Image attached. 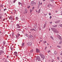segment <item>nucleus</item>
<instances>
[{
  "label": "nucleus",
  "instance_id": "obj_1",
  "mask_svg": "<svg viewBox=\"0 0 62 62\" xmlns=\"http://www.w3.org/2000/svg\"><path fill=\"white\" fill-rule=\"evenodd\" d=\"M51 29L53 31H54V32L55 33H59L58 31L55 28H51Z\"/></svg>",
  "mask_w": 62,
  "mask_h": 62
},
{
  "label": "nucleus",
  "instance_id": "obj_2",
  "mask_svg": "<svg viewBox=\"0 0 62 62\" xmlns=\"http://www.w3.org/2000/svg\"><path fill=\"white\" fill-rule=\"evenodd\" d=\"M40 55L42 58H45V56L42 53H40Z\"/></svg>",
  "mask_w": 62,
  "mask_h": 62
},
{
  "label": "nucleus",
  "instance_id": "obj_3",
  "mask_svg": "<svg viewBox=\"0 0 62 62\" xmlns=\"http://www.w3.org/2000/svg\"><path fill=\"white\" fill-rule=\"evenodd\" d=\"M36 59L38 60L39 61H40V58L39 56H37L36 57Z\"/></svg>",
  "mask_w": 62,
  "mask_h": 62
},
{
  "label": "nucleus",
  "instance_id": "obj_4",
  "mask_svg": "<svg viewBox=\"0 0 62 62\" xmlns=\"http://www.w3.org/2000/svg\"><path fill=\"white\" fill-rule=\"evenodd\" d=\"M4 53V51L3 50H1L0 51V55H2L3 53Z\"/></svg>",
  "mask_w": 62,
  "mask_h": 62
},
{
  "label": "nucleus",
  "instance_id": "obj_5",
  "mask_svg": "<svg viewBox=\"0 0 62 62\" xmlns=\"http://www.w3.org/2000/svg\"><path fill=\"white\" fill-rule=\"evenodd\" d=\"M36 52L37 53H39L40 52V50H39V49L36 48Z\"/></svg>",
  "mask_w": 62,
  "mask_h": 62
},
{
  "label": "nucleus",
  "instance_id": "obj_6",
  "mask_svg": "<svg viewBox=\"0 0 62 62\" xmlns=\"http://www.w3.org/2000/svg\"><path fill=\"white\" fill-rule=\"evenodd\" d=\"M27 44L28 45L30 46V45H32V43L31 42H29L27 43Z\"/></svg>",
  "mask_w": 62,
  "mask_h": 62
},
{
  "label": "nucleus",
  "instance_id": "obj_7",
  "mask_svg": "<svg viewBox=\"0 0 62 62\" xmlns=\"http://www.w3.org/2000/svg\"><path fill=\"white\" fill-rule=\"evenodd\" d=\"M34 2L33 1H31V6H33V4H34Z\"/></svg>",
  "mask_w": 62,
  "mask_h": 62
},
{
  "label": "nucleus",
  "instance_id": "obj_8",
  "mask_svg": "<svg viewBox=\"0 0 62 62\" xmlns=\"http://www.w3.org/2000/svg\"><path fill=\"white\" fill-rule=\"evenodd\" d=\"M14 54H15V55L16 56H17V53L16 52H15L14 53Z\"/></svg>",
  "mask_w": 62,
  "mask_h": 62
},
{
  "label": "nucleus",
  "instance_id": "obj_9",
  "mask_svg": "<svg viewBox=\"0 0 62 62\" xmlns=\"http://www.w3.org/2000/svg\"><path fill=\"white\" fill-rule=\"evenodd\" d=\"M46 24H45L44 25V27H43L44 29L45 27H46Z\"/></svg>",
  "mask_w": 62,
  "mask_h": 62
},
{
  "label": "nucleus",
  "instance_id": "obj_10",
  "mask_svg": "<svg viewBox=\"0 0 62 62\" xmlns=\"http://www.w3.org/2000/svg\"><path fill=\"white\" fill-rule=\"evenodd\" d=\"M24 43H22V45H21V47H22V46L23 47H24Z\"/></svg>",
  "mask_w": 62,
  "mask_h": 62
},
{
  "label": "nucleus",
  "instance_id": "obj_11",
  "mask_svg": "<svg viewBox=\"0 0 62 62\" xmlns=\"http://www.w3.org/2000/svg\"><path fill=\"white\" fill-rule=\"evenodd\" d=\"M43 42L45 44L46 43V42H47L46 41H43Z\"/></svg>",
  "mask_w": 62,
  "mask_h": 62
},
{
  "label": "nucleus",
  "instance_id": "obj_12",
  "mask_svg": "<svg viewBox=\"0 0 62 62\" xmlns=\"http://www.w3.org/2000/svg\"><path fill=\"white\" fill-rule=\"evenodd\" d=\"M54 54H57V52L56 51H55L54 52Z\"/></svg>",
  "mask_w": 62,
  "mask_h": 62
},
{
  "label": "nucleus",
  "instance_id": "obj_13",
  "mask_svg": "<svg viewBox=\"0 0 62 62\" xmlns=\"http://www.w3.org/2000/svg\"><path fill=\"white\" fill-rule=\"evenodd\" d=\"M53 27H57V25H55V26H53Z\"/></svg>",
  "mask_w": 62,
  "mask_h": 62
},
{
  "label": "nucleus",
  "instance_id": "obj_14",
  "mask_svg": "<svg viewBox=\"0 0 62 62\" xmlns=\"http://www.w3.org/2000/svg\"><path fill=\"white\" fill-rule=\"evenodd\" d=\"M62 43V41H61L60 42H59V44H61V43Z\"/></svg>",
  "mask_w": 62,
  "mask_h": 62
},
{
  "label": "nucleus",
  "instance_id": "obj_15",
  "mask_svg": "<svg viewBox=\"0 0 62 62\" xmlns=\"http://www.w3.org/2000/svg\"><path fill=\"white\" fill-rule=\"evenodd\" d=\"M50 52H51V50H48L47 51V53H50Z\"/></svg>",
  "mask_w": 62,
  "mask_h": 62
},
{
  "label": "nucleus",
  "instance_id": "obj_16",
  "mask_svg": "<svg viewBox=\"0 0 62 62\" xmlns=\"http://www.w3.org/2000/svg\"><path fill=\"white\" fill-rule=\"evenodd\" d=\"M17 35L18 36H20V34H19V33H18Z\"/></svg>",
  "mask_w": 62,
  "mask_h": 62
},
{
  "label": "nucleus",
  "instance_id": "obj_17",
  "mask_svg": "<svg viewBox=\"0 0 62 62\" xmlns=\"http://www.w3.org/2000/svg\"><path fill=\"white\" fill-rule=\"evenodd\" d=\"M31 53H32V52H33V49L31 50Z\"/></svg>",
  "mask_w": 62,
  "mask_h": 62
},
{
  "label": "nucleus",
  "instance_id": "obj_18",
  "mask_svg": "<svg viewBox=\"0 0 62 62\" xmlns=\"http://www.w3.org/2000/svg\"><path fill=\"white\" fill-rule=\"evenodd\" d=\"M40 9H39L38 11V13H39V12H40Z\"/></svg>",
  "mask_w": 62,
  "mask_h": 62
},
{
  "label": "nucleus",
  "instance_id": "obj_19",
  "mask_svg": "<svg viewBox=\"0 0 62 62\" xmlns=\"http://www.w3.org/2000/svg\"><path fill=\"white\" fill-rule=\"evenodd\" d=\"M16 26H19V24H16Z\"/></svg>",
  "mask_w": 62,
  "mask_h": 62
},
{
  "label": "nucleus",
  "instance_id": "obj_20",
  "mask_svg": "<svg viewBox=\"0 0 62 62\" xmlns=\"http://www.w3.org/2000/svg\"><path fill=\"white\" fill-rule=\"evenodd\" d=\"M20 27H20V26H17V28H20Z\"/></svg>",
  "mask_w": 62,
  "mask_h": 62
},
{
  "label": "nucleus",
  "instance_id": "obj_21",
  "mask_svg": "<svg viewBox=\"0 0 62 62\" xmlns=\"http://www.w3.org/2000/svg\"><path fill=\"white\" fill-rule=\"evenodd\" d=\"M25 35H26V37H28V35H27V34H25Z\"/></svg>",
  "mask_w": 62,
  "mask_h": 62
},
{
  "label": "nucleus",
  "instance_id": "obj_22",
  "mask_svg": "<svg viewBox=\"0 0 62 62\" xmlns=\"http://www.w3.org/2000/svg\"><path fill=\"white\" fill-rule=\"evenodd\" d=\"M30 12H31L32 11V9H30Z\"/></svg>",
  "mask_w": 62,
  "mask_h": 62
},
{
  "label": "nucleus",
  "instance_id": "obj_23",
  "mask_svg": "<svg viewBox=\"0 0 62 62\" xmlns=\"http://www.w3.org/2000/svg\"><path fill=\"white\" fill-rule=\"evenodd\" d=\"M21 3H20V2H19V3H18V4H19V5H21Z\"/></svg>",
  "mask_w": 62,
  "mask_h": 62
},
{
  "label": "nucleus",
  "instance_id": "obj_24",
  "mask_svg": "<svg viewBox=\"0 0 62 62\" xmlns=\"http://www.w3.org/2000/svg\"><path fill=\"white\" fill-rule=\"evenodd\" d=\"M0 19H2V16H0Z\"/></svg>",
  "mask_w": 62,
  "mask_h": 62
},
{
  "label": "nucleus",
  "instance_id": "obj_25",
  "mask_svg": "<svg viewBox=\"0 0 62 62\" xmlns=\"http://www.w3.org/2000/svg\"><path fill=\"white\" fill-rule=\"evenodd\" d=\"M54 60H53V59L51 61V62H54Z\"/></svg>",
  "mask_w": 62,
  "mask_h": 62
},
{
  "label": "nucleus",
  "instance_id": "obj_26",
  "mask_svg": "<svg viewBox=\"0 0 62 62\" xmlns=\"http://www.w3.org/2000/svg\"><path fill=\"white\" fill-rule=\"evenodd\" d=\"M18 17H16V19L17 20H18Z\"/></svg>",
  "mask_w": 62,
  "mask_h": 62
},
{
  "label": "nucleus",
  "instance_id": "obj_27",
  "mask_svg": "<svg viewBox=\"0 0 62 62\" xmlns=\"http://www.w3.org/2000/svg\"><path fill=\"white\" fill-rule=\"evenodd\" d=\"M50 19H52V16H50Z\"/></svg>",
  "mask_w": 62,
  "mask_h": 62
},
{
  "label": "nucleus",
  "instance_id": "obj_28",
  "mask_svg": "<svg viewBox=\"0 0 62 62\" xmlns=\"http://www.w3.org/2000/svg\"><path fill=\"white\" fill-rule=\"evenodd\" d=\"M57 47H59V48H60V46H57Z\"/></svg>",
  "mask_w": 62,
  "mask_h": 62
},
{
  "label": "nucleus",
  "instance_id": "obj_29",
  "mask_svg": "<svg viewBox=\"0 0 62 62\" xmlns=\"http://www.w3.org/2000/svg\"><path fill=\"white\" fill-rule=\"evenodd\" d=\"M50 5H48L47 7H50Z\"/></svg>",
  "mask_w": 62,
  "mask_h": 62
},
{
  "label": "nucleus",
  "instance_id": "obj_30",
  "mask_svg": "<svg viewBox=\"0 0 62 62\" xmlns=\"http://www.w3.org/2000/svg\"><path fill=\"white\" fill-rule=\"evenodd\" d=\"M6 9H6V8L4 9V11H5V10H6Z\"/></svg>",
  "mask_w": 62,
  "mask_h": 62
},
{
  "label": "nucleus",
  "instance_id": "obj_31",
  "mask_svg": "<svg viewBox=\"0 0 62 62\" xmlns=\"http://www.w3.org/2000/svg\"><path fill=\"white\" fill-rule=\"evenodd\" d=\"M51 15V14L50 13H49V15Z\"/></svg>",
  "mask_w": 62,
  "mask_h": 62
},
{
  "label": "nucleus",
  "instance_id": "obj_32",
  "mask_svg": "<svg viewBox=\"0 0 62 62\" xmlns=\"http://www.w3.org/2000/svg\"><path fill=\"white\" fill-rule=\"evenodd\" d=\"M31 31H33V29H31Z\"/></svg>",
  "mask_w": 62,
  "mask_h": 62
},
{
  "label": "nucleus",
  "instance_id": "obj_33",
  "mask_svg": "<svg viewBox=\"0 0 62 62\" xmlns=\"http://www.w3.org/2000/svg\"><path fill=\"white\" fill-rule=\"evenodd\" d=\"M30 6H29V7H28V8H30Z\"/></svg>",
  "mask_w": 62,
  "mask_h": 62
},
{
  "label": "nucleus",
  "instance_id": "obj_34",
  "mask_svg": "<svg viewBox=\"0 0 62 62\" xmlns=\"http://www.w3.org/2000/svg\"><path fill=\"white\" fill-rule=\"evenodd\" d=\"M60 26L61 27H62V24H61L60 25Z\"/></svg>",
  "mask_w": 62,
  "mask_h": 62
},
{
  "label": "nucleus",
  "instance_id": "obj_35",
  "mask_svg": "<svg viewBox=\"0 0 62 62\" xmlns=\"http://www.w3.org/2000/svg\"><path fill=\"white\" fill-rule=\"evenodd\" d=\"M46 49H47V46H46L45 47V50H46Z\"/></svg>",
  "mask_w": 62,
  "mask_h": 62
},
{
  "label": "nucleus",
  "instance_id": "obj_36",
  "mask_svg": "<svg viewBox=\"0 0 62 62\" xmlns=\"http://www.w3.org/2000/svg\"><path fill=\"white\" fill-rule=\"evenodd\" d=\"M57 59H58V60L59 59V57H58L57 58Z\"/></svg>",
  "mask_w": 62,
  "mask_h": 62
},
{
  "label": "nucleus",
  "instance_id": "obj_37",
  "mask_svg": "<svg viewBox=\"0 0 62 62\" xmlns=\"http://www.w3.org/2000/svg\"><path fill=\"white\" fill-rule=\"evenodd\" d=\"M33 30L35 31H36V30L34 29H33Z\"/></svg>",
  "mask_w": 62,
  "mask_h": 62
},
{
  "label": "nucleus",
  "instance_id": "obj_38",
  "mask_svg": "<svg viewBox=\"0 0 62 62\" xmlns=\"http://www.w3.org/2000/svg\"><path fill=\"white\" fill-rule=\"evenodd\" d=\"M51 39H53V37H51Z\"/></svg>",
  "mask_w": 62,
  "mask_h": 62
},
{
  "label": "nucleus",
  "instance_id": "obj_39",
  "mask_svg": "<svg viewBox=\"0 0 62 62\" xmlns=\"http://www.w3.org/2000/svg\"><path fill=\"white\" fill-rule=\"evenodd\" d=\"M40 5H42V2H41L40 3Z\"/></svg>",
  "mask_w": 62,
  "mask_h": 62
},
{
  "label": "nucleus",
  "instance_id": "obj_40",
  "mask_svg": "<svg viewBox=\"0 0 62 62\" xmlns=\"http://www.w3.org/2000/svg\"><path fill=\"white\" fill-rule=\"evenodd\" d=\"M50 23H52V22H50Z\"/></svg>",
  "mask_w": 62,
  "mask_h": 62
},
{
  "label": "nucleus",
  "instance_id": "obj_41",
  "mask_svg": "<svg viewBox=\"0 0 62 62\" xmlns=\"http://www.w3.org/2000/svg\"><path fill=\"white\" fill-rule=\"evenodd\" d=\"M13 2L14 3H15V1L14 0Z\"/></svg>",
  "mask_w": 62,
  "mask_h": 62
},
{
  "label": "nucleus",
  "instance_id": "obj_42",
  "mask_svg": "<svg viewBox=\"0 0 62 62\" xmlns=\"http://www.w3.org/2000/svg\"><path fill=\"white\" fill-rule=\"evenodd\" d=\"M36 12H38V11L36 10Z\"/></svg>",
  "mask_w": 62,
  "mask_h": 62
},
{
  "label": "nucleus",
  "instance_id": "obj_43",
  "mask_svg": "<svg viewBox=\"0 0 62 62\" xmlns=\"http://www.w3.org/2000/svg\"><path fill=\"white\" fill-rule=\"evenodd\" d=\"M44 15H45V16H46V14H45Z\"/></svg>",
  "mask_w": 62,
  "mask_h": 62
},
{
  "label": "nucleus",
  "instance_id": "obj_44",
  "mask_svg": "<svg viewBox=\"0 0 62 62\" xmlns=\"http://www.w3.org/2000/svg\"><path fill=\"white\" fill-rule=\"evenodd\" d=\"M47 45H49V43H47Z\"/></svg>",
  "mask_w": 62,
  "mask_h": 62
},
{
  "label": "nucleus",
  "instance_id": "obj_45",
  "mask_svg": "<svg viewBox=\"0 0 62 62\" xmlns=\"http://www.w3.org/2000/svg\"><path fill=\"white\" fill-rule=\"evenodd\" d=\"M10 0V2H12L11 1V0Z\"/></svg>",
  "mask_w": 62,
  "mask_h": 62
},
{
  "label": "nucleus",
  "instance_id": "obj_46",
  "mask_svg": "<svg viewBox=\"0 0 62 62\" xmlns=\"http://www.w3.org/2000/svg\"><path fill=\"white\" fill-rule=\"evenodd\" d=\"M25 11H27V9H25Z\"/></svg>",
  "mask_w": 62,
  "mask_h": 62
},
{
  "label": "nucleus",
  "instance_id": "obj_47",
  "mask_svg": "<svg viewBox=\"0 0 62 62\" xmlns=\"http://www.w3.org/2000/svg\"><path fill=\"white\" fill-rule=\"evenodd\" d=\"M61 55H62V53H61Z\"/></svg>",
  "mask_w": 62,
  "mask_h": 62
},
{
  "label": "nucleus",
  "instance_id": "obj_48",
  "mask_svg": "<svg viewBox=\"0 0 62 62\" xmlns=\"http://www.w3.org/2000/svg\"><path fill=\"white\" fill-rule=\"evenodd\" d=\"M34 7H33L32 8V9H34Z\"/></svg>",
  "mask_w": 62,
  "mask_h": 62
},
{
  "label": "nucleus",
  "instance_id": "obj_49",
  "mask_svg": "<svg viewBox=\"0 0 62 62\" xmlns=\"http://www.w3.org/2000/svg\"><path fill=\"white\" fill-rule=\"evenodd\" d=\"M43 1H45V0H43Z\"/></svg>",
  "mask_w": 62,
  "mask_h": 62
},
{
  "label": "nucleus",
  "instance_id": "obj_50",
  "mask_svg": "<svg viewBox=\"0 0 62 62\" xmlns=\"http://www.w3.org/2000/svg\"><path fill=\"white\" fill-rule=\"evenodd\" d=\"M52 47V46H50V48H51Z\"/></svg>",
  "mask_w": 62,
  "mask_h": 62
},
{
  "label": "nucleus",
  "instance_id": "obj_51",
  "mask_svg": "<svg viewBox=\"0 0 62 62\" xmlns=\"http://www.w3.org/2000/svg\"><path fill=\"white\" fill-rule=\"evenodd\" d=\"M40 39H42V38H40Z\"/></svg>",
  "mask_w": 62,
  "mask_h": 62
},
{
  "label": "nucleus",
  "instance_id": "obj_52",
  "mask_svg": "<svg viewBox=\"0 0 62 62\" xmlns=\"http://www.w3.org/2000/svg\"><path fill=\"white\" fill-rule=\"evenodd\" d=\"M40 41H42V40H40Z\"/></svg>",
  "mask_w": 62,
  "mask_h": 62
},
{
  "label": "nucleus",
  "instance_id": "obj_53",
  "mask_svg": "<svg viewBox=\"0 0 62 62\" xmlns=\"http://www.w3.org/2000/svg\"><path fill=\"white\" fill-rule=\"evenodd\" d=\"M49 31H50V29L49 28Z\"/></svg>",
  "mask_w": 62,
  "mask_h": 62
},
{
  "label": "nucleus",
  "instance_id": "obj_54",
  "mask_svg": "<svg viewBox=\"0 0 62 62\" xmlns=\"http://www.w3.org/2000/svg\"><path fill=\"white\" fill-rule=\"evenodd\" d=\"M60 39H61V37H60Z\"/></svg>",
  "mask_w": 62,
  "mask_h": 62
},
{
  "label": "nucleus",
  "instance_id": "obj_55",
  "mask_svg": "<svg viewBox=\"0 0 62 62\" xmlns=\"http://www.w3.org/2000/svg\"><path fill=\"white\" fill-rule=\"evenodd\" d=\"M61 1L62 2V0H61Z\"/></svg>",
  "mask_w": 62,
  "mask_h": 62
},
{
  "label": "nucleus",
  "instance_id": "obj_56",
  "mask_svg": "<svg viewBox=\"0 0 62 62\" xmlns=\"http://www.w3.org/2000/svg\"><path fill=\"white\" fill-rule=\"evenodd\" d=\"M50 0L51 1H52V0Z\"/></svg>",
  "mask_w": 62,
  "mask_h": 62
},
{
  "label": "nucleus",
  "instance_id": "obj_57",
  "mask_svg": "<svg viewBox=\"0 0 62 62\" xmlns=\"http://www.w3.org/2000/svg\"><path fill=\"white\" fill-rule=\"evenodd\" d=\"M1 11V10H0V12Z\"/></svg>",
  "mask_w": 62,
  "mask_h": 62
}]
</instances>
